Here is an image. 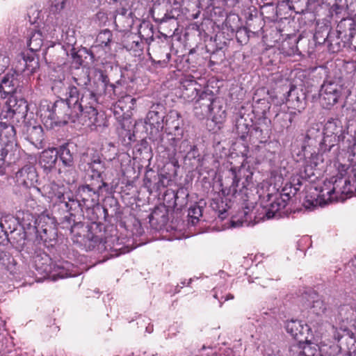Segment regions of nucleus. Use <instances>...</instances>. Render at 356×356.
Returning <instances> with one entry per match:
<instances>
[{"label": "nucleus", "instance_id": "f257e3e1", "mask_svg": "<svg viewBox=\"0 0 356 356\" xmlns=\"http://www.w3.org/2000/svg\"><path fill=\"white\" fill-rule=\"evenodd\" d=\"M64 206L69 213L63 218L60 223L63 228L70 227L72 238L74 243L83 244L88 241L104 245L111 242L110 238L113 235L108 233V229L104 224L96 222L97 218H92L94 221L90 225H86L81 221L76 222L73 212L83 210V203L80 201V198L74 199L72 194V196L69 197L64 203Z\"/></svg>", "mask_w": 356, "mask_h": 356}, {"label": "nucleus", "instance_id": "f03ea898", "mask_svg": "<svg viewBox=\"0 0 356 356\" xmlns=\"http://www.w3.org/2000/svg\"><path fill=\"white\" fill-rule=\"evenodd\" d=\"M353 194L356 195V168L353 170V175L347 177L342 175L332 177L325 180L319 188H310L306 193L303 206L311 210L337 200L339 195Z\"/></svg>", "mask_w": 356, "mask_h": 356}, {"label": "nucleus", "instance_id": "7ed1b4c3", "mask_svg": "<svg viewBox=\"0 0 356 356\" xmlns=\"http://www.w3.org/2000/svg\"><path fill=\"white\" fill-rule=\"evenodd\" d=\"M59 252L57 259L53 267L47 264L49 260L48 255L44 252L42 254L35 250L31 257L33 259L35 268L36 270L35 276L41 275L39 279L50 278L52 280L63 279L68 277H74L78 275L77 267L72 261L79 259V254L75 250L73 246H58Z\"/></svg>", "mask_w": 356, "mask_h": 356}, {"label": "nucleus", "instance_id": "20e7f679", "mask_svg": "<svg viewBox=\"0 0 356 356\" xmlns=\"http://www.w3.org/2000/svg\"><path fill=\"white\" fill-rule=\"evenodd\" d=\"M67 94H70V104L74 106L79 116L87 118L86 125L91 129H97L98 127L106 126L105 122L102 123L98 116L97 105L99 100L88 90L83 88L79 90L74 85L70 84L67 88Z\"/></svg>", "mask_w": 356, "mask_h": 356}, {"label": "nucleus", "instance_id": "39448f33", "mask_svg": "<svg viewBox=\"0 0 356 356\" xmlns=\"http://www.w3.org/2000/svg\"><path fill=\"white\" fill-rule=\"evenodd\" d=\"M252 175L250 166L246 167L243 163L239 167H231L228 177L232 181L231 184L222 188V193L234 201L245 204L249 201L248 186L252 183Z\"/></svg>", "mask_w": 356, "mask_h": 356}, {"label": "nucleus", "instance_id": "423d86ee", "mask_svg": "<svg viewBox=\"0 0 356 356\" xmlns=\"http://www.w3.org/2000/svg\"><path fill=\"white\" fill-rule=\"evenodd\" d=\"M49 117L56 125H65L69 122H75L80 117L75 106L70 104V94L66 89L65 99L56 101L49 107Z\"/></svg>", "mask_w": 356, "mask_h": 356}, {"label": "nucleus", "instance_id": "0eeeda50", "mask_svg": "<svg viewBox=\"0 0 356 356\" xmlns=\"http://www.w3.org/2000/svg\"><path fill=\"white\" fill-rule=\"evenodd\" d=\"M323 134V148L339 152V143L345 138V130L342 122L338 118H331L325 122Z\"/></svg>", "mask_w": 356, "mask_h": 356}, {"label": "nucleus", "instance_id": "6e6552de", "mask_svg": "<svg viewBox=\"0 0 356 356\" xmlns=\"http://www.w3.org/2000/svg\"><path fill=\"white\" fill-rule=\"evenodd\" d=\"M80 168H83L88 176L87 181L108 185L104 181L102 174L105 170V163L99 154H83L81 157Z\"/></svg>", "mask_w": 356, "mask_h": 356}, {"label": "nucleus", "instance_id": "1a4fd4ad", "mask_svg": "<svg viewBox=\"0 0 356 356\" xmlns=\"http://www.w3.org/2000/svg\"><path fill=\"white\" fill-rule=\"evenodd\" d=\"M344 91L341 80L328 77L321 86L320 98L323 106L330 108L337 104Z\"/></svg>", "mask_w": 356, "mask_h": 356}, {"label": "nucleus", "instance_id": "9d476101", "mask_svg": "<svg viewBox=\"0 0 356 356\" xmlns=\"http://www.w3.org/2000/svg\"><path fill=\"white\" fill-rule=\"evenodd\" d=\"M108 185H100L98 183L90 181L89 184L79 187L77 197L83 203V207L86 209H93V212L97 213L101 211L99 206L100 191L103 187Z\"/></svg>", "mask_w": 356, "mask_h": 356}, {"label": "nucleus", "instance_id": "9b49d317", "mask_svg": "<svg viewBox=\"0 0 356 356\" xmlns=\"http://www.w3.org/2000/svg\"><path fill=\"white\" fill-rule=\"evenodd\" d=\"M286 191L287 188L284 187L281 193L268 195V200L270 203L264 209V216L262 218H280L286 214L284 209L291 198L289 193Z\"/></svg>", "mask_w": 356, "mask_h": 356}, {"label": "nucleus", "instance_id": "f8f14e48", "mask_svg": "<svg viewBox=\"0 0 356 356\" xmlns=\"http://www.w3.org/2000/svg\"><path fill=\"white\" fill-rule=\"evenodd\" d=\"M218 103L220 99L216 97L214 92L208 88H204L194 101L193 110L198 117L210 116L215 112Z\"/></svg>", "mask_w": 356, "mask_h": 356}, {"label": "nucleus", "instance_id": "ddd939ff", "mask_svg": "<svg viewBox=\"0 0 356 356\" xmlns=\"http://www.w3.org/2000/svg\"><path fill=\"white\" fill-rule=\"evenodd\" d=\"M170 135L171 137L168 139V142L161 144L159 148L163 149L162 152H165L167 158L176 165L178 164V161L175 158L177 154H181L184 158L189 149H191L193 144L188 139L181 140L171 134Z\"/></svg>", "mask_w": 356, "mask_h": 356}, {"label": "nucleus", "instance_id": "4468645a", "mask_svg": "<svg viewBox=\"0 0 356 356\" xmlns=\"http://www.w3.org/2000/svg\"><path fill=\"white\" fill-rule=\"evenodd\" d=\"M138 246H122L119 249H115L113 246H110L109 250L107 246H88L86 251H90V257L96 259L94 265L103 263L109 259L119 257L122 254L128 253L137 248Z\"/></svg>", "mask_w": 356, "mask_h": 356}, {"label": "nucleus", "instance_id": "2eb2a0df", "mask_svg": "<svg viewBox=\"0 0 356 356\" xmlns=\"http://www.w3.org/2000/svg\"><path fill=\"white\" fill-rule=\"evenodd\" d=\"M147 52L151 61L161 67L166 66L171 58L167 43L159 41V39L157 41L149 42Z\"/></svg>", "mask_w": 356, "mask_h": 356}, {"label": "nucleus", "instance_id": "dca6fc26", "mask_svg": "<svg viewBox=\"0 0 356 356\" xmlns=\"http://www.w3.org/2000/svg\"><path fill=\"white\" fill-rule=\"evenodd\" d=\"M165 107L160 103L154 104L149 108L145 118V124L155 129V135L160 138L164 127Z\"/></svg>", "mask_w": 356, "mask_h": 356}, {"label": "nucleus", "instance_id": "f3484780", "mask_svg": "<svg viewBox=\"0 0 356 356\" xmlns=\"http://www.w3.org/2000/svg\"><path fill=\"white\" fill-rule=\"evenodd\" d=\"M285 329L286 332L298 342L297 343L303 344L304 341H307V339L313 338L310 327L299 320L287 321L285 323Z\"/></svg>", "mask_w": 356, "mask_h": 356}, {"label": "nucleus", "instance_id": "a211bd4d", "mask_svg": "<svg viewBox=\"0 0 356 356\" xmlns=\"http://www.w3.org/2000/svg\"><path fill=\"white\" fill-rule=\"evenodd\" d=\"M271 121L266 117L259 118L252 125L250 131V139L252 143H265L270 138Z\"/></svg>", "mask_w": 356, "mask_h": 356}, {"label": "nucleus", "instance_id": "6ab92c4d", "mask_svg": "<svg viewBox=\"0 0 356 356\" xmlns=\"http://www.w3.org/2000/svg\"><path fill=\"white\" fill-rule=\"evenodd\" d=\"M15 72L31 74L39 67V60L33 52H22L17 58Z\"/></svg>", "mask_w": 356, "mask_h": 356}, {"label": "nucleus", "instance_id": "aec40b11", "mask_svg": "<svg viewBox=\"0 0 356 356\" xmlns=\"http://www.w3.org/2000/svg\"><path fill=\"white\" fill-rule=\"evenodd\" d=\"M286 104L289 108L297 111L298 113L302 112L307 104L305 92L302 89L292 86L288 92Z\"/></svg>", "mask_w": 356, "mask_h": 356}, {"label": "nucleus", "instance_id": "412c9836", "mask_svg": "<svg viewBox=\"0 0 356 356\" xmlns=\"http://www.w3.org/2000/svg\"><path fill=\"white\" fill-rule=\"evenodd\" d=\"M169 207L160 204L154 208L149 216V222L152 228L156 230L163 229L169 221Z\"/></svg>", "mask_w": 356, "mask_h": 356}, {"label": "nucleus", "instance_id": "4be33fe9", "mask_svg": "<svg viewBox=\"0 0 356 356\" xmlns=\"http://www.w3.org/2000/svg\"><path fill=\"white\" fill-rule=\"evenodd\" d=\"M188 193L186 188H179L175 191H167L164 195V201L171 209H181L187 204Z\"/></svg>", "mask_w": 356, "mask_h": 356}, {"label": "nucleus", "instance_id": "5701e85b", "mask_svg": "<svg viewBox=\"0 0 356 356\" xmlns=\"http://www.w3.org/2000/svg\"><path fill=\"white\" fill-rule=\"evenodd\" d=\"M181 92L183 97L188 102L195 101L203 90L202 86L197 82L193 76L182 79Z\"/></svg>", "mask_w": 356, "mask_h": 356}, {"label": "nucleus", "instance_id": "b1692460", "mask_svg": "<svg viewBox=\"0 0 356 356\" xmlns=\"http://www.w3.org/2000/svg\"><path fill=\"white\" fill-rule=\"evenodd\" d=\"M15 178L19 185L26 188L35 186V184L38 181L36 169L31 165H24L17 172Z\"/></svg>", "mask_w": 356, "mask_h": 356}, {"label": "nucleus", "instance_id": "393cba45", "mask_svg": "<svg viewBox=\"0 0 356 356\" xmlns=\"http://www.w3.org/2000/svg\"><path fill=\"white\" fill-rule=\"evenodd\" d=\"M338 156V152H334L332 150L330 153L323 154L319 150L318 153H311V155L309 158H306V163L307 166L305 170V177H309L312 175H314L312 172L309 173L307 172L308 168H309V170L311 171L314 168L318 166L320 163H323L325 160L326 163H331L332 160L337 159Z\"/></svg>", "mask_w": 356, "mask_h": 356}, {"label": "nucleus", "instance_id": "a878e982", "mask_svg": "<svg viewBox=\"0 0 356 356\" xmlns=\"http://www.w3.org/2000/svg\"><path fill=\"white\" fill-rule=\"evenodd\" d=\"M323 135L322 134V131H321L319 129H316L314 127L309 129L305 137L304 145L302 146L303 151L305 152L307 151V147H316L317 146H318V149L321 153H330V150L324 149L325 148H323Z\"/></svg>", "mask_w": 356, "mask_h": 356}, {"label": "nucleus", "instance_id": "bb28decb", "mask_svg": "<svg viewBox=\"0 0 356 356\" xmlns=\"http://www.w3.org/2000/svg\"><path fill=\"white\" fill-rule=\"evenodd\" d=\"M47 191L48 197L54 200L56 204H63L72 196V193L64 186H59L53 182L44 186Z\"/></svg>", "mask_w": 356, "mask_h": 356}, {"label": "nucleus", "instance_id": "cd10ccee", "mask_svg": "<svg viewBox=\"0 0 356 356\" xmlns=\"http://www.w3.org/2000/svg\"><path fill=\"white\" fill-rule=\"evenodd\" d=\"M16 73H8L3 76L0 83V94L3 98L14 95L19 87Z\"/></svg>", "mask_w": 356, "mask_h": 356}, {"label": "nucleus", "instance_id": "c85d7f7f", "mask_svg": "<svg viewBox=\"0 0 356 356\" xmlns=\"http://www.w3.org/2000/svg\"><path fill=\"white\" fill-rule=\"evenodd\" d=\"M335 31L351 44L356 33V22L351 17L343 18L338 23Z\"/></svg>", "mask_w": 356, "mask_h": 356}, {"label": "nucleus", "instance_id": "c756f323", "mask_svg": "<svg viewBox=\"0 0 356 356\" xmlns=\"http://www.w3.org/2000/svg\"><path fill=\"white\" fill-rule=\"evenodd\" d=\"M34 216L29 211H18L16 213V217L8 215L5 218V222H10L8 225V228L9 229H15V226L17 222L24 227H29L31 225V223L35 221Z\"/></svg>", "mask_w": 356, "mask_h": 356}, {"label": "nucleus", "instance_id": "7c9ffc66", "mask_svg": "<svg viewBox=\"0 0 356 356\" xmlns=\"http://www.w3.org/2000/svg\"><path fill=\"white\" fill-rule=\"evenodd\" d=\"M108 76L104 73H101L97 79L93 80L83 88L88 90L100 101V98L103 96L105 91L106 84H107Z\"/></svg>", "mask_w": 356, "mask_h": 356}, {"label": "nucleus", "instance_id": "2f4dec72", "mask_svg": "<svg viewBox=\"0 0 356 356\" xmlns=\"http://www.w3.org/2000/svg\"><path fill=\"white\" fill-rule=\"evenodd\" d=\"M55 218L50 216L48 214L42 213L40 215L35 218L34 221V229H47L49 232L50 236L57 234Z\"/></svg>", "mask_w": 356, "mask_h": 356}, {"label": "nucleus", "instance_id": "473e14b6", "mask_svg": "<svg viewBox=\"0 0 356 356\" xmlns=\"http://www.w3.org/2000/svg\"><path fill=\"white\" fill-rule=\"evenodd\" d=\"M255 218V213L253 211H246L243 209L238 211V215L233 216L230 220L231 226L233 227H237L240 226H250L256 224L258 221H256L252 218Z\"/></svg>", "mask_w": 356, "mask_h": 356}, {"label": "nucleus", "instance_id": "72a5a7b5", "mask_svg": "<svg viewBox=\"0 0 356 356\" xmlns=\"http://www.w3.org/2000/svg\"><path fill=\"white\" fill-rule=\"evenodd\" d=\"M350 44L335 31H331L327 42L328 51L333 54L342 51L343 48L350 47Z\"/></svg>", "mask_w": 356, "mask_h": 356}, {"label": "nucleus", "instance_id": "f704fd0d", "mask_svg": "<svg viewBox=\"0 0 356 356\" xmlns=\"http://www.w3.org/2000/svg\"><path fill=\"white\" fill-rule=\"evenodd\" d=\"M298 20L300 28L302 29L303 33L307 31L312 32L316 24L318 26V24L316 22L315 13L309 10L302 13Z\"/></svg>", "mask_w": 356, "mask_h": 356}, {"label": "nucleus", "instance_id": "c9c22d12", "mask_svg": "<svg viewBox=\"0 0 356 356\" xmlns=\"http://www.w3.org/2000/svg\"><path fill=\"white\" fill-rule=\"evenodd\" d=\"M57 159L58 153H56V149H48L41 153L39 163L44 170H51L56 166Z\"/></svg>", "mask_w": 356, "mask_h": 356}, {"label": "nucleus", "instance_id": "e433bc0d", "mask_svg": "<svg viewBox=\"0 0 356 356\" xmlns=\"http://www.w3.org/2000/svg\"><path fill=\"white\" fill-rule=\"evenodd\" d=\"M73 146L70 143H65L60 145L56 153L65 167L71 168L74 166V153L72 152Z\"/></svg>", "mask_w": 356, "mask_h": 356}, {"label": "nucleus", "instance_id": "4c0bfd02", "mask_svg": "<svg viewBox=\"0 0 356 356\" xmlns=\"http://www.w3.org/2000/svg\"><path fill=\"white\" fill-rule=\"evenodd\" d=\"M181 115L178 111L172 110L165 115L164 125H165L169 130L177 132L179 135V131H181V134L182 133L181 129Z\"/></svg>", "mask_w": 356, "mask_h": 356}, {"label": "nucleus", "instance_id": "58836bf2", "mask_svg": "<svg viewBox=\"0 0 356 356\" xmlns=\"http://www.w3.org/2000/svg\"><path fill=\"white\" fill-rule=\"evenodd\" d=\"M339 343L340 350L347 356H356V339L353 334L342 336Z\"/></svg>", "mask_w": 356, "mask_h": 356}, {"label": "nucleus", "instance_id": "ea45409f", "mask_svg": "<svg viewBox=\"0 0 356 356\" xmlns=\"http://www.w3.org/2000/svg\"><path fill=\"white\" fill-rule=\"evenodd\" d=\"M312 338L307 339L306 342H303V344L297 343L298 348L300 350V355L302 356H321L320 348L316 344L312 341Z\"/></svg>", "mask_w": 356, "mask_h": 356}, {"label": "nucleus", "instance_id": "a19ab883", "mask_svg": "<svg viewBox=\"0 0 356 356\" xmlns=\"http://www.w3.org/2000/svg\"><path fill=\"white\" fill-rule=\"evenodd\" d=\"M293 115L292 113L281 112L275 115V125L279 131H283L288 129L293 120Z\"/></svg>", "mask_w": 356, "mask_h": 356}, {"label": "nucleus", "instance_id": "79ce46f5", "mask_svg": "<svg viewBox=\"0 0 356 356\" xmlns=\"http://www.w3.org/2000/svg\"><path fill=\"white\" fill-rule=\"evenodd\" d=\"M139 38L145 40L146 43L149 45V42L157 41L154 38V26L148 22H143L140 24L138 29Z\"/></svg>", "mask_w": 356, "mask_h": 356}, {"label": "nucleus", "instance_id": "37998d69", "mask_svg": "<svg viewBox=\"0 0 356 356\" xmlns=\"http://www.w3.org/2000/svg\"><path fill=\"white\" fill-rule=\"evenodd\" d=\"M252 127V126L250 127L247 122L246 119H245L243 116H240L236 120V132L243 140H245L248 135L250 136Z\"/></svg>", "mask_w": 356, "mask_h": 356}, {"label": "nucleus", "instance_id": "c03bdc74", "mask_svg": "<svg viewBox=\"0 0 356 356\" xmlns=\"http://www.w3.org/2000/svg\"><path fill=\"white\" fill-rule=\"evenodd\" d=\"M106 84L105 91H104L103 96L104 100L111 101L115 100L120 95V82H116L115 84L111 83L109 81V79L108 78V81Z\"/></svg>", "mask_w": 356, "mask_h": 356}, {"label": "nucleus", "instance_id": "a18cd8bd", "mask_svg": "<svg viewBox=\"0 0 356 356\" xmlns=\"http://www.w3.org/2000/svg\"><path fill=\"white\" fill-rule=\"evenodd\" d=\"M332 29L330 24H325L323 26H318V29L314 34V40L316 44H322L327 42Z\"/></svg>", "mask_w": 356, "mask_h": 356}, {"label": "nucleus", "instance_id": "49530a36", "mask_svg": "<svg viewBox=\"0 0 356 356\" xmlns=\"http://www.w3.org/2000/svg\"><path fill=\"white\" fill-rule=\"evenodd\" d=\"M27 134L30 142L35 145L40 144L44 140L43 129L40 125L28 127Z\"/></svg>", "mask_w": 356, "mask_h": 356}, {"label": "nucleus", "instance_id": "de8ad7c7", "mask_svg": "<svg viewBox=\"0 0 356 356\" xmlns=\"http://www.w3.org/2000/svg\"><path fill=\"white\" fill-rule=\"evenodd\" d=\"M27 44L31 52L33 53L40 50L43 45L42 33L40 31L32 33Z\"/></svg>", "mask_w": 356, "mask_h": 356}, {"label": "nucleus", "instance_id": "09e8293b", "mask_svg": "<svg viewBox=\"0 0 356 356\" xmlns=\"http://www.w3.org/2000/svg\"><path fill=\"white\" fill-rule=\"evenodd\" d=\"M181 15V10L178 8H172L168 10L167 12L161 18L155 17L152 16L154 21L157 24H161L172 20L175 22Z\"/></svg>", "mask_w": 356, "mask_h": 356}, {"label": "nucleus", "instance_id": "8fccbe9b", "mask_svg": "<svg viewBox=\"0 0 356 356\" xmlns=\"http://www.w3.org/2000/svg\"><path fill=\"white\" fill-rule=\"evenodd\" d=\"M202 207L197 204L191 206L188 212V224L195 226L199 221L200 217L202 216Z\"/></svg>", "mask_w": 356, "mask_h": 356}, {"label": "nucleus", "instance_id": "3c124183", "mask_svg": "<svg viewBox=\"0 0 356 356\" xmlns=\"http://www.w3.org/2000/svg\"><path fill=\"white\" fill-rule=\"evenodd\" d=\"M327 309V304L323 300L318 299L313 301L309 312L316 316H322L326 313Z\"/></svg>", "mask_w": 356, "mask_h": 356}, {"label": "nucleus", "instance_id": "603ef678", "mask_svg": "<svg viewBox=\"0 0 356 356\" xmlns=\"http://www.w3.org/2000/svg\"><path fill=\"white\" fill-rule=\"evenodd\" d=\"M339 314L342 320L346 322H351L356 317V310L349 305L340 306Z\"/></svg>", "mask_w": 356, "mask_h": 356}, {"label": "nucleus", "instance_id": "864d4df0", "mask_svg": "<svg viewBox=\"0 0 356 356\" xmlns=\"http://www.w3.org/2000/svg\"><path fill=\"white\" fill-rule=\"evenodd\" d=\"M36 242L38 244L44 243L46 244L47 243H51L53 241L56 239V237L57 236L56 234H54L53 236H50L49 232L46 230V229H36Z\"/></svg>", "mask_w": 356, "mask_h": 356}, {"label": "nucleus", "instance_id": "5fc2aeb1", "mask_svg": "<svg viewBox=\"0 0 356 356\" xmlns=\"http://www.w3.org/2000/svg\"><path fill=\"white\" fill-rule=\"evenodd\" d=\"M115 13V23L116 26H118V22L121 23L125 20L131 21V15L132 13L128 8L120 7L116 10Z\"/></svg>", "mask_w": 356, "mask_h": 356}, {"label": "nucleus", "instance_id": "6e6d98bb", "mask_svg": "<svg viewBox=\"0 0 356 356\" xmlns=\"http://www.w3.org/2000/svg\"><path fill=\"white\" fill-rule=\"evenodd\" d=\"M113 38V33L108 29H104L100 31L97 38V42L100 45L108 47L110 45Z\"/></svg>", "mask_w": 356, "mask_h": 356}, {"label": "nucleus", "instance_id": "4d7b16f0", "mask_svg": "<svg viewBox=\"0 0 356 356\" xmlns=\"http://www.w3.org/2000/svg\"><path fill=\"white\" fill-rule=\"evenodd\" d=\"M142 40L139 37L131 36L127 41V48L136 52L142 51L143 49Z\"/></svg>", "mask_w": 356, "mask_h": 356}, {"label": "nucleus", "instance_id": "13d9d810", "mask_svg": "<svg viewBox=\"0 0 356 356\" xmlns=\"http://www.w3.org/2000/svg\"><path fill=\"white\" fill-rule=\"evenodd\" d=\"M299 40H300V37L296 38L295 35H291L288 38V40H286L285 41L283 42L282 48L284 49H285L286 44H289V43L293 44L292 47L290 48V50L289 51H286L287 54H289V55L295 54L298 51L297 43Z\"/></svg>", "mask_w": 356, "mask_h": 356}, {"label": "nucleus", "instance_id": "bf43d9fd", "mask_svg": "<svg viewBox=\"0 0 356 356\" xmlns=\"http://www.w3.org/2000/svg\"><path fill=\"white\" fill-rule=\"evenodd\" d=\"M308 0H298L291 5L290 10H294L296 13L301 14L308 10Z\"/></svg>", "mask_w": 356, "mask_h": 356}, {"label": "nucleus", "instance_id": "052dcab7", "mask_svg": "<svg viewBox=\"0 0 356 356\" xmlns=\"http://www.w3.org/2000/svg\"><path fill=\"white\" fill-rule=\"evenodd\" d=\"M14 259L12 254L7 252L0 249V263L3 266H9L13 263Z\"/></svg>", "mask_w": 356, "mask_h": 356}, {"label": "nucleus", "instance_id": "680f3d73", "mask_svg": "<svg viewBox=\"0 0 356 356\" xmlns=\"http://www.w3.org/2000/svg\"><path fill=\"white\" fill-rule=\"evenodd\" d=\"M184 158L188 160L197 159L198 161H200L201 159V155L197 146L195 145H193L191 149H189Z\"/></svg>", "mask_w": 356, "mask_h": 356}, {"label": "nucleus", "instance_id": "e2e57ef3", "mask_svg": "<svg viewBox=\"0 0 356 356\" xmlns=\"http://www.w3.org/2000/svg\"><path fill=\"white\" fill-rule=\"evenodd\" d=\"M127 102L131 103L132 105L134 106L136 102V99L135 98L131 97V96L130 95H125L124 97H122V99H118V101L114 105L115 109H116L117 108L122 109L123 104Z\"/></svg>", "mask_w": 356, "mask_h": 356}, {"label": "nucleus", "instance_id": "0e129e2a", "mask_svg": "<svg viewBox=\"0 0 356 356\" xmlns=\"http://www.w3.org/2000/svg\"><path fill=\"white\" fill-rule=\"evenodd\" d=\"M218 291H219V289H218V290L215 292V293H214V295H213V297H214L215 298H216V299H218V301H219V302H220V305H221L223 302H225V301H227V300H232V299H234V296H233L232 293H227L225 296H221L220 297H219V296H218Z\"/></svg>", "mask_w": 356, "mask_h": 356}, {"label": "nucleus", "instance_id": "69168bd1", "mask_svg": "<svg viewBox=\"0 0 356 356\" xmlns=\"http://www.w3.org/2000/svg\"><path fill=\"white\" fill-rule=\"evenodd\" d=\"M212 115L213 118H217V115H218L220 118H225L226 113L225 111L223 110L220 101V103L216 104L215 112L212 113Z\"/></svg>", "mask_w": 356, "mask_h": 356}, {"label": "nucleus", "instance_id": "338daca9", "mask_svg": "<svg viewBox=\"0 0 356 356\" xmlns=\"http://www.w3.org/2000/svg\"><path fill=\"white\" fill-rule=\"evenodd\" d=\"M343 9V6L339 5L338 3H337L336 2L332 4V6H331L330 9V12L331 13L332 15H334V13L335 15H338L339 13H341V10Z\"/></svg>", "mask_w": 356, "mask_h": 356}, {"label": "nucleus", "instance_id": "774afa93", "mask_svg": "<svg viewBox=\"0 0 356 356\" xmlns=\"http://www.w3.org/2000/svg\"><path fill=\"white\" fill-rule=\"evenodd\" d=\"M6 151L5 149H2L1 152V158H0V175H4L6 172V167L4 165V157L7 153H5Z\"/></svg>", "mask_w": 356, "mask_h": 356}]
</instances>
